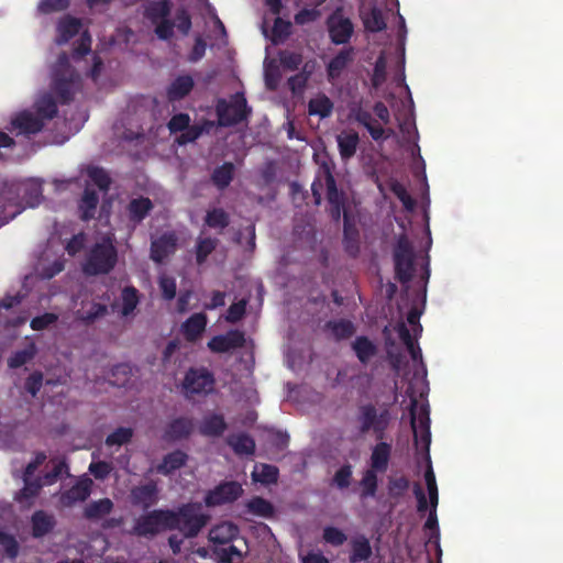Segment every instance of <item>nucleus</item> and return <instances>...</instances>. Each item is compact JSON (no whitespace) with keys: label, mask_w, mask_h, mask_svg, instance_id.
<instances>
[{"label":"nucleus","mask_w":563,"mask_h":563,"mask_svg":"<svg viewBox=\"0 0 563 563\" xmlns=\"http://www.w3.org/2000/svg\"><path fill=\"white\" fill-rule=\"evenodd\" d=\"M325 187V199L328 202V213L330 218L339 223L345 207V194L338 188L332 168L328 163H322L319 174L311 184L312 197L316 206L322 202V189Z\"/></svg>","instance_id":"nucleus-1"},{"label":"nucleus","mask_w":563,"mask_h":563,"mask_svg":"<svg viewBox=\"0 0 563 563\" xmlns=\"http://www.w3.org/2000/svg\"><path fill=\"white\" fill-rule=\"evenodd\" d=\"M80 35L74 46L71 57L75 62L81 59L91 52V35L88 30L82 31V21L70 14H65L56 23L55 43L59 46L67 44L76 35Z\"/></svg>","instance_id":"nucleus-2"},{"label":"nucleus","mask_w":563,"mask_h":563,"mask_svg":"<svg viewBox=\"0 0 563 563\" xmlns=\"http://www.w3.org/2000/svg\"><path fill=\"white\" fill-rule=\"evenodd\" d=\"M118 251L110 239L97 242L89 251L82 271L88 276L109 274L117 265Z\"/></svg>","instance_id":"nucleus-3"},{"label":"nucleus","mask_w":563,"mask_h":563,"mask_svg":"<svg viewBox=\"0 0 563 563\" xmlns=\"http://www.w3.org/2000/svg\"><path fill=\"white\" fill-rule=\"evenodd\" d=\"M174 510L154 509L139 516L130 531L139 538L153 539L162 531L173 530Z\"/></svg>","instance_id":"nucleus-4"},{"label":"nucleus","mask_w":563,"mask_h":563,"mask_svg":"<svg viewBox=\"0 0 563 563\" xmlns=\"http://www.w3.org/2000/svg\"><path fill=\"white\" fill-rule=\"evenodd\" d=\"M390 420L391 416L388 408L377 409L372 402L358 406L356 421L358 423V431L362 434L372 431L376 440H383Z\"/></svg>","instance_id":"nucleus-5"},{"label":"nucleus","mask_w":563,"mask_h":563,"mask_svg":"<svg viewBox=\"0 0 563 563\" xmlns=\"http://www.w3.org/2000/svg\"><path fill=\"white\" fill-rule=\"evenodd\" d=\"M173 530H179L185 538H195L207 525L209 517L201 512V505L188 503L174 510Z\"/></svg>","instance_id":"nucleus-6"},{"label":"nucleus","mask_w":563,"mask_h":563,"mask_svg":"<svg viewBox=\"0 0 563 563\" xmlns=\"http://www.w3.org/2000/svg\"><path fill=\"white\" fill-rule=\"evenodd\" d=\"M251 108L247 106L243 92H236L230 97V100L219 99L216 104L218 124L220 126H234L251 115Z\"/></svg>","instance_id":"nucleus-7"},{"label":"nucleus","mask_w":563,"mask_h":563,"mask_svg":"<svg viewBox=\"0 0 563 563\" xmlns=\"http://www.w3.org/2000/svg\"><path fill=\"white\" fill-rule=\"evenodd\" d=\"M419 429L421 432V449L427 454L428 467L424 473V481L429 494V500L432 508H437L439 501L438 495V486L435 482V475L432 470L431 461H430V444H431V432H430V417H429V407L427 405H422L419 409Z\"/></svg>","instance_id":"nucleus-8"},{"label":"nucleus","mask_w":563,"mask_h":563,"mask_svg":"<svg viewBox=\"0 0 563 563\" xmlns=\"http://www.w3.org/2000/svg\"><path fill=\"white\" fill-rule=\"evenodd\" d=\"M415 254L413 249L406 234L399 235L395 250V276L401 284H408L415 272Z\"/></svg>","instance_id":"nucleus-9"},{"label":"nucleus","mask_w":563,"mask_h":563,"mask_svg":"<svg viewBox=\"0 0 563 563\" xmlns=\"http://www.w3.org/2000/svg\"><path fill=\"white\" fill-rule=\"evenodd\" d=\"M243 494L242 485L235 481H224L207 492L203 501L207 507L232 504Z\"/></svg>","instance_id":"nucleus-10"},{"label":"nucleus","mask_w":563,"mask_h":563,"mask_svg":"<svg viewBox=\"0 0 563 563\" xmlns=\"http://www.w3.org/2000/svg\"><path fill=\"white\" fill-rule=\"evenodd\" d=\"M214 377L207 368H190L184 379L187 394H202L212 390Z\"/></svg>","instance_id":"nucleus-11"},{"label":"nucleus","mask_w":563,"mask_h":563,"mask_svg":"<svg viewBox=\"0 0 563 563\" xmlns=\"http://www.w3.org/2000/svg\"><path fill=\"white\" fill-rule=\"evenodd\" d=\"M245 344V334L240 330H229L224 334L214 335L208 342V349L213 353H227L241 349Z\"/></svg>","instance_id":"nucleus-12"},{"label":"nucleus","mask_w":563,"mask_h":563,"mask_svg":"<svg viewBox=\"0 0 563 563\" xmlns=\"http://www.w3.org/2000/svg\"><path fill=\"white\" fill-rule=\"evenodd\" d=\"M131 503L147 510L158 501V487L154 481L135 486L131 489Z\"/></svg>","instance_id":"nucleus-13"},{"label":"nucleus","mask_w":563,"mask_h":563,"mask_svg":"<svg viewBox=\"0 0 563 563\" xmlns=\"http://www.w3.org/2000/svg\"><path fill=\"white\" fill-rule=\"evenodd\" d=\"M177 249V236L174 232H167L153 240L151 243V258L155 263H163Z\"/></svg>","instance_id":"nucleus-14"},{"label":"nucleus","mask_w":563,"mask_h":563,"mask_svg":"<svg viewBox=\"0 0 563 563\" xmlns=\"http://www.w3.org/2000/svg\"><path fill=\"white\" fill-rule=\"evenodd\" d=\"M328 30L331 42L340 45L350 41L354 26L349 18L332 15L328 21Z\"/></svg>","instance_id":"nucleus-15"},{"label":"nucleus","mask_w":563,"mask_h":563,"mask_svg":"<svg viewBox=\"0 0 563 563\" xmlns=\"http://www.w3.org/2000/svg\"><path fill=\"white\" fill-rule=\"evenodd\" d=\"M92 481L89 477L79 479L69 489L62 493L59 501L64 507H71L76 503L85 501L91 494Z\"/></svg>","instance_id":"nucleus-16"},{"label":"nucleus","mask_w":563,"mask_h":563,"mask_svg":"<svg viewBox=\"0 0 563 563\" xmlns=\"http://www.w3.org/2000/svg\"><path fill=\"white\" fill-rule=\"evenodd\" d=\"M355 121L363 125L369 133L371 137L378 142L390 136L393 130H385L377 121L373 118L371 112L360 108L354 114Z\"/></svg>","instance_id":"nucleus-17"},{"label":"nucleus","mask_w":563,"mask_h":563,"mask_svg":"<svg viewBox=\"0 0 563 563\" xmlns=\"http://www.w3.org/2000/svg\"><path fill=\"white\" fill-rule=\"evenodd\" d=\"M194 430V422L190 418L179 417L172 420L165 428L164 440L178 441L188 438Z\"/></svg>","instance_id":"nucleus-18"},{"label":"nucleus","mask_w":563,"mask_h":563,"mask_svg":"<svg viewBox=\"0 0 563 563\" xmlns=\"http://www.w3.org/2000/svg\"><path fill=\"white\" fill-rule=\"evenodd\" d=\"M195 81L190 75L177 76L168 86L166 97L168 101H180L187 97L194 89Z\"/></svg>","instance_id":"nucleus-19"},{"label":"nucleus","mask_w":563,"mask_h":563,"mask_svg":"<svg viewBox=\"0 0 563 563\" xmlns=\"http://www.w3.org/2000/svg\"><path fill=\"white\" fill-rule=\"evenodd\" d=\"M154 205L147 197H137L130 200L126 206L129 221L134 225L140 224L153 210Z\"/></svg>","instance_id":"nucleus-20"},{"label":"nucleus","mask_w":563,"mask_h":563,"mask_svg":"<svg viewBox=\"0 0 563 563\" xmlns=\"http://www.w3.org/2000/svg\"><path fill=\"white\" fill-rule=\"evenodd\" d=\"M390 455L391 444L383 440H378V442L372 449L369 470L376 471L378 473H385L388 468Z\"/></svg>","instance_id":"nucleus-21"},{"label":"nucleus","mask_w":563,"mask_h":563,"mask_svg":"<svg viewBox=\"0 0 563 563\" xmlns=\"http://www.w3.org/2000/svg\"><path fill=\"white\" fill-rule=\"evenodd\" d=\"M32 536L36 539L43 538L56 526L54 515L47 514L45 510H36L31 517Z\"/></svg>","instance_id":"nucleus-22"},{"label":"nucleus","mask_w":563,"mask_h":563,"mask_svg":"<svg viewBox=\"0 0 563 563\" xmlns=\"http://www.w3.org/2000/svg\"><path fill=\"white\" fill-rule=\"evenodd\" d=\"M207 325V316L205 313H194L181 327L183 334L188 342H196L205 332Z\"/></svg>","instance_id":"nucleus-23"},{"label":"nucleus","mask_w":563,"mask_h":563,"mask_svg":"<svg viewBox=\"0 0 563 563\" xmlns=\"http://www.w3.org/2000/svg\"><path fill=\"white\" fill-rule=\"evenodd\" d=\"M352 350L361 364L366 365L378 353L377 345L367 336H356L352 342Z\"/></svg>","instance_id":"nucleus-24"},{"label":"nucleus","mask_w":563,"mask_h":563,"mask_svg":"<svg viewBox=\"0 0 563 563\" xmlns=\"http://www.w3.org/2000/svg\"><path fill=\"white\" fill-rule=\"evenodd\" d=\"M11 125L22 134H36L44 128V122L30 112H21L12 119Z\"/></svg>","instance_id":"nucleus-25"},{"label":"nucleus","mask_w":563,"mask_h":563,"mask_svg":"<svg viewBox=\"0 0 563 563\" xmlns=\"http://www.w3.org/2000/svg\"><path fill=\"white\" fill-rule=\"evenodd\" d=\"M343 247L351 257H356L360 253V233L355 224L350 222L346 212L343 213Z\"/></svg>","instance_id":"nucleus-26"},{"label":"nucleus","mask_w":563,"mask_h":563,"mask_svg":"<svg viewBox=\"0 0 563 563\" xmlns=\"http://www.w3.org/2000/svg\"><path fill=\"white\" fill-rule=\"evenodd\" d=\"M354 48L345 47L341 49L328 64L327 74L330 80L339 78L342 71L353 60Z\"/></svg>","instance_id":"nucleus-27"},{"label":"nucleus","mask_w":563,"mask_h":563,"mask_svg":"<svg viewBox=\"0 0 563 563\" xmlns=\"http://www.w3.org/2000/svg\"><path fill=\"white\" fill-rule=\"evenodd\" d=\"M78 77H52V90L63 104H68L74 99V86Z\"/></svg>","instance_id":"nucleus-28"},{"label":"nucleus","mask_w":563,"mask_h":563,"mask_svg":"<svg viewBox=\"0 0 563 563\" xmlns=\"http://www.w3.org/2000/svg\"><path fill=\"white\" fill-rule=\"evenodd\" d=\"M361 18L365 30L368 32H382L387 26L382 9L376 5H372L368 9H362Z\"/></svg>","instance_id":"nucleus-29"},{"label":"nucleus","mask_w":563,"mask_h":563,"mask_svg":"<svg viewBox=\"0 0 563 563\" xmlns=\"http://www.w3.org/2000/svg\"><path fill=\"white\" fill-rule=\"evenodd\" d=\"M188 460V455L181 450H175L166 454L162 462L156 465L155 471L158 474L170 475L173 472L181 468Z\"/></svg>","instance_id":"nucleus-30"},{"label":"nucleus","mask_w":563,"mask_h":563,"mask_svg":"<svg viewBox=\"0 0 563 563\" xmlns=\"http://www.w3.org/2000/svg\"><path fill=\"white\" fill-rule=\"evenodd\" d=\"M227 428L228 424L222 415L211 413L202 419L199 426V432L205 437H220Z\"/></svg>","instance_id":"nucleus-31"},{"label":"nucleus","mask_w":563,"mask_h":563,"mask_svg":"<svg viewBox=\"0 0 563 563\" xmlns=\"http://www.w3.org/2000/svg\"><path fill=\"white\" fill-rule=\"evenodd\" d=\"M227 443L238 455H253L255 453V441L245 432L230 434L227 439Z\"/></svg>","instance_id":"nucleus-32"},{"label":"nucleus","mask_w":563,"mask_h":563,"mask_svg":"<svg viewBox=\"0 0 563 563\" xmlns=\"http://www.w3.org/2000/svg\"><path fill=\"white\" fill-rule=\"evenodd\" d=\"M113 507V501L108 497L93 500L84 508V517L89 521H98L111 514Z\"/></svg>","instance_id":"nucleus-33"},{"label":"nucleus","mask_w":563,"mask_h":563,"mask_svg":"<svg viewBox=\"0 0 563 563\" xmlns=\"http://www.w3.org/2000/svg\"><path fill=\"white\" fill-rule=\"evenodd\" d=\"M108 313V307L97 301L82 302L81 309L76 313L77 319L85 324H91Z\"/></svg>","instance_id":"nucleus-34"},{"label":"nucleus","mask_w":563,"mask_h":563,"mask_svg":"<svg viewBox=\"0 0 563 563\" xmlns=\"http://www.w3.org/2000/svg\"><path fill=\"white\" fill-rule=\"evenodd\" d=\"M350 545H351V554L349 558L350 563H358L362 561H367L373 554L371 542L363 534L354 537L350 541Z\"/></svg>","instance_id":"nucleus-35"},{"label":"nucleus","mask_w":563,"mask_h":563,"mask_svg":"<svg viewBox=\"0 0 563 563\" xmlns=\"http://www.w3.org/2000/svg\"><path fill=\"white\" fill-rule=\"evenodd\" d=\"M99 203V196L96 190L86 187L82 196L78 203V209L80 212V219L84 221H88L95 218L97 207Z\"/></svg>","instance_id":"nucleus-36"},{"label":"nucleus","mask_w":563,"mask_h":563,"mask_svg":"<svg viewBox=\"0 0 563 563\" xmlns=\"http://www.w3.org/2000/svg\"><path fill=\"white\" fill-rule=\"evenodd\" d=\"M234 174V164L231 162H224L222 165L213 169L211 174V181L218 190L223 191L232 183Z\"/></svg>","instance_id":"nucleus-37"},{"label":"nucleus","mask_w":563,"mask_h":563,"mask_svg":"<svg viewBox=\"0 0 563 563\" xmlns=\"http://www.w3.org/2000/svg\"><path fill=\"white\" fill-rule=\"evenodd\" d=\"M338 148L342 161L351 159L357 150L360 136L356 132L342 133L336 137Z\"/></svg>","instance_id":"nucleus-38"},{"label":"nucleus","mask_w":563,"mask_h":563,"mask_svg":"<svg viewBox=\"0 0 563 563\" xmlns=\"http://www.w3.org/2000/svg\"><path fill=\"white\" fill-rule=\"evenodd\" d=\"M238 527L230 522H223L213 527L209 532V540L214 544H227L238 534Z\"/></svg>","instance_id":"nucleus-39"},{"label":"nucleus","mask_w":563,"mask_h":563,"mask_svg":"<svg viewBox=\"0 0 563 563\" xmlns=\"http://www.w3.org/2000/svg\"><path fill=\"white\" fill-rule=\"evenodd\" d=\"M172 2L169 0L151 1L144 10V15L151 23H156L169 16Z\"/></svg>","instance_id":"nucleus-40"},{"label":"nucleus","mask_w":563,"mask_h":563,"mask_svg":"<svg viewBox=\"0 0 563 563\" xmlns=\"http://www.w3.org/2000/svg\"><path fill=\"white\" fill-rule=\"evenodd\" d=\"M325 329L331 331L336 341L350 339L356 331L354 323L347 319L330 320L325 323Z\"/></svg>","instance_id":"nucleus-41"},{"label":"nucleus","mask_w":563,"mask_h":563,"mask_svg":"<svg viewBox=\"0 0 563 563\" xmlns=\"http://www.w3.org/2000/svg\"><path fill=\"white\" fill-rule=\"evenodd\" d=\"M333 111V102L325 95H319L308 102V113L310 115H318L321 119L328 118Z\"/></svg>","instance_id":"nucleus-42"},{"label":"nucleus","mask_w":563,"mask_h":563,"mask_svg":"<svg viewBox=\"0 0 563 563\" xmlns=\"http://www.w3.org/2000/svg\"><path fill=\"white\" fill-rule=\"evenodd\" d=\"M205 224L210 229L222 232L230 224V216L222 208H213L207 211L205 217Z\"/></svg>","instance_id":"nucleus-43"},{"label":"nucleus","mask_w":563,"mask_h":563,"mask_svg":"<svg viewBox=\"0 0 563 563\" xmlns=\"http://www.w3.org/2000/svg\"><path fill=\"white\" fill-rule=\"evenodd\" d=\"M247 512L263 518H272L275 514L274 506L267 499L255 496L245 504Z\"/></svg>","instance_id":"nucleus-44"},{"label":"nucleus","mask_w":563,"mask_h":563,"mask_svg":"<svg viewBox=\"0 0 563 563\" xmlns=\"http://www.w3.org/2000/svg\"><path fill=\"white\" fill-rule=\"evenodd\" d=\"M24 486L15 494V500L19 503H27L35 498L43 485L41 478L32 479L23 476Z\"/></svg>","instance_id":"nucleus-45"},{"label":"nucleus","mask_w":563,"mask_h":563,"mask_svg":"<svg viewBox=\"0 0 563 563\" xmlns=\"http://www.w3.org/2000/svg\"><path fill=\"white\" fill-rule=\"evenodd\" d=\"M36 346L34 343H29L24 349L15 351L8 360V366L10 368H19L24 364L29 363L36 355Z\"/></svg>","instance_id":"nucleus-46"},{"label":"nucleus","mask_w":563,"mask_h":563,"mask_svg":"<svg viewBox=\"0 0 563 563\" xmlns=\"http://www.w3.org/2000/svg\"><path fill=\"white\" fill-rule=\"evenodd\" d=\"M279 471L277 466L272 464H261L252 473V477L255 482H260L264 485L275 484L278 481Z\"/></svg>","instance_id":"nucleus-47"},{"label":"nucleus","mask_w":563,"mask_h":563,"mask_svg":"<svg viewBox=\"0 0 563 563\" xmlns=\"http://www.w3.org/2000/svg\"><path fill=\"white\" fill-rule=\"evenodd\" d=\"M86 174L100 190H109L111 178L104 168L89 165L86 168Z\"/></svg>","instance_id":"nucleus-48"},{"label":"nucleus","mask_w":563,"mask_h":563,"mask_svg":"<svg viewBox=\"0 0 563 563\" xmlns=\"http://www.w3.org/2000/svg\"><path fill=\"white\" fill-rule=\"evenodd\" d=\"M218 239L199 238L196 244V262L198 265L203 264L208 256L217 249Z\"/></svg>","instance_id":"nucleus-49"},{"label":"nucleus","mask_w":563,"mask_h":563,"mask_svg":"<svg viewBox=\"0 0 563 563\" xmlns=\"http://www.w3.org/2000/svg\"><path fill=\"white\" fill-rule=\"evenodd\" d=\"M52 77H78L66 52H62L52 69Z\"/></svg>","instance_id":"nucleus-50"},{"label":"nucleus","mask_w":563,"mask_h":563,"mask_svg":"<svg viewBox=\"0 0 563 563\" xmlns=\"http://www.w3.org/2000/svg\"><path fill=\"white\" fill-rule=\"evenodd\" d=\"M36 111L42 119L51 120L57 115V103L51 95H44L36 103Z\"/></svg>","instance_id":"nucleus-51"},{"label":"nucleus","mask_w":563,"mask_h":563,"mask_svg":"<svg viewBox=\"0 0 563 563\" xmlns=\"http://www.w3.org/2000/svg\"><path fill=\"white\" fill-rule=\"evenodd\" d=\"M376 473L377 472L373 470H367L364 472L363 477L360 482V485L362 487V498L374 497L376 495L378 486V478Z\"/></svg>","instance_id":"nucleus-52"},{"label":"nucleus","mask_w":563,"mask_h":563,"mask_svg":"<svg viewBox=\"0 0 563 563\" xmlns=\"http://www.w3.org/2000/svg\"><path fill=\"white\" fill-rule=\"evenodd\" d=\"M70 5V0H40L37 3V11L41 14H51L55 12H63Z\"/></svg>","instance_id":"nucleus-53"},{"label":"nucleus","mask_w":563,"mask_h":563,"mask_svg":"<svg viewBox=\"0 0 563 563\" xmlns=\"http://www.w3.org/2000/svg\"><path fill=\"white\" fill-rule=\"evenodd\" d=\"M352 474V465L346 463L335 472L331 484L341 490L345 489L351 485Z\"/></svg>","instance_id":"nucleus-54"},{"label":"nucleus","mask_w":563,"mask_h":563,"mask_svg":"<svg viewBox=\"0 0 563 563\" xmlns=\"http://www.w3.org/2000/svg\"><path fill=\"white\" fill-rule=\"evenodd\" d=\"M133 437V430L131 428L120 427L110 433L106 439L108 446L123 445L131 441Z\"/></svg>","instance_id":"nucleus-55"},{"label":"nucleus","mask_w":563,"mask_h":563,"mask_svg":"<svg viewBox=\"0 0 563 563\" xmlns=\"http://www.w3.org/2000/svg\"><path fill=\"white\" fill-rule=\"evenodd\" d=\"M137 303V290L132 286L125 287L122 290V313L124 316L130 314L136 308Z\"/></svg>","instance_id":"nucleus-56"},{"label":"nucleus","mask_w":563,"mask_h":563,"mask_svg":"<svg viewBox=\"0 0 563 563\" xmlns=\"http://www.w3.org/2000/svg\"><path fill=\"white\" fill-rule=\"evenodd\" d=\"M0 545L9 559L14 560L19 555V543L14 536L0 531Z\"/></svg>","instance_id":"nucleus-57"},{"label":"nucleus","mask_w":563,"mask_h":563,"mask_svg":"<svg viewBox=\"0 0 563 563\" xmlns=\"http://www.w3.org/2000/svg\"><path fill=\"white\" fill-rule=\"evenodd\" d=\"M291 32V23L289 21H285L282 18H276L273 25V42L280 43L284 42Z\"/></svg>","instance_id":"nucleus-58"},{"label":"nucleus","mask_w":563,"mask_h":563,"mask_svg":"<svg viewBox=\"0 0 563 563\" xmlns=\"http://www.w3.org/2000/svg\"><path fill=\"white\" fill-rule=\"evenodd\" d=\"M279 62L285 69L297 70L302 64V55L296 52L282 51L279 52Z\"/></svg>","instance_id":"nucleus-59"},{"label":"nucleus","mask_w":563,"mask_h":563,"mask_svg":"<svg viewBox=\"0 0 563 563\" xmlns=\"http://www.w3.org/2000/svg\"><path fill=\"white\" fill-rule=\"evenodd\" d=\"M390 189L393 194L400 200L406 210H413L416 201L409 195V192L407 191L406 187L402 184L395 181L391 184Z\"/></svg>","instance_id":"nucleus-60"},{"label":"nucleus","mask_w":563,"mask_h":563,"mask_svg":"<svg viewBox=\"0 0 563 563\" xmlns=\"http://www.w3.org/2000/svg\"><path fill=\"white\" fill-rule=\"evenodd\" d=\"M322 537L327 543L333 547H340L347 540L346 534L342 530L331 526L323 529Z\"/></svg>","instance_id":"nucleus-61"},{"label":"nucleus","mask_w":563,"mask_h":563,"mask_svg":"<svg viewBox=\"0 0 563 563\" xmlns=\"http://www.w3.org/2000/svg\"><path fill=\"white\" fill-rule=\"evenodd\" d=\"M173 22L183 35H188L191 30L192 22L191 16L186 9H178L175 14V21Z\"/></svg>","instance_id":"nucleus-62"},{"label":"nucleus","mask_w":563,"mask_h":563,"mask_svg":"<svg viewBox=\"0 0 563 563\" xmlns=\"http://www.w3.org/2000/svg\"><path fill=\"white\" fill-rule=\"evenodd\" d=\"M153 24L155 25L154 32L159 40L168 41L173 37L175 24L170 19L166 18Z\"/></svg>","instance_id":"nucleus-63"},{"label":"nucleus","mask_w":563,"mask_h":563,"mask_svg":"<svg viewBox=\"0 0 563 563\" xmlns=\"http://www.w3.org/2000/svg\"><path fill=\"white\" fill-rule=\"evenodd\" d=\"M43 385V373L40 371H34L30 376L25 379L24 389L31 394L32 397H36L38 391L41 390Z\"/></svg>","instance_id":"nucleus-64"}]
</instances>
